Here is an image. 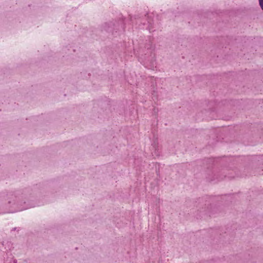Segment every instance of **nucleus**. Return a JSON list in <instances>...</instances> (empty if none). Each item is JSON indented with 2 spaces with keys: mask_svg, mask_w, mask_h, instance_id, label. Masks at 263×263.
<instances>
[{
  "mask_svg": "<svg viewBox=\"0 0 263 263\" xmlns=\"http://www.w3.org/2000/svg\"><path fill=\"white\" fill-rule=\"evenodd\" d=\"M32 197L28 194L21 192H15L9 195L8 204L12 209L9 213H14L35 206L31 202Z\"/></svg>",
  "mask_w": 263,
  "mask_h": 263,
  "instance_id": "1",
  "label": "nucleus"
},
{
  "mask_svg": "<svg viewBox=\"0 0 263 263\" xmlns=\"http://www.w3.org/2000/svg\"><path fill=\"white\" fill-rule=\"evenodd\" d=\"M258 1L259 6L261 9L263 10V0H258Z\"/></svg>",
  "mask_w": 263,
  "mask_h": 263,
  "instance_id": "2",
  "label": "nucleus"
}]
</instances>
